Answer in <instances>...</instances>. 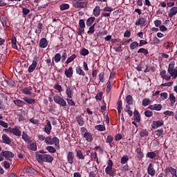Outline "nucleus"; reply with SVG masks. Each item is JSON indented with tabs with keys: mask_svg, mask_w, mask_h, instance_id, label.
I'll return each instance as SVG.
<instances>
[{
	"mask_svg": "<svg viewBox=\"0 0 177 177\" xmlns=\"http://www.w3.org/2000/svg\"><path fill=\"white\" fill-rule=\"evenodd\" d=\"M36 159L39 163L44 162H53L54 160V157L50 156V154H39L38 152H36Z\"/></svg>",
	"mask_w": 177,
	"mask_h": 177,
	"instance_id": "1",
	"label": "nucleus"
},
{
	"mask_svg": "<svg viewBox=\"0 0 177 177\" xmlns=\"http://www.w3.org/2000/svg\"><path fill=\"white\" fill-rule=\"evenodd\" d=\"M44 142L47 145H53L56 147H59V139L57 137H54L52 138L51 136H48L45 138Z\"/></svg>",
	"mask_w": 177,
	"mask_h": 177,
	"instance_id": "2",
	"label": "nucleus"
},
{
	"mask_svg": "<svg viewBox=\"0 0 177 177\" xmlns=\"http://www.w3.org/2000/svg\"><path fill=\"white\" fill-rule=\"evenodd\" d=\"M167 72L171 77H174V78L177 77V68H175V62L171 61L169 62Z\"/></svg>",
	"mask_w": 177,
	"mask_h": 177,
	"instance_id": "3",
	"label": "nucleus"
},
{
	"mask_svg": "<svg viewBox=\"0 0 177 177\" xmlns=\"http://www.w3.org/2000/svg\"><path fill=\"white\" fill-rule=\"evenodd\" d=\"M102 10L103 12L101 13V18L110 17L111 14L112 12H113L114 9L111 6L106 5Z\"/></svg>",
	"mask_w": 177,
	"mask_h": 177,
	"instance_id": "4",
	"label": "nucleus"
},
{
	"mask_svg": "<svg viewBox=\"0 0 177 177\" xmlns=\"http://www.w3.org/2000/svg\"><path fill=\"white\" fill-rule=\"evenodd\" d=\"M39 62V57L35 56L32 59V64L28 66V71L29 73H33L36 69Z\"/></svg>",
	"mask_w": 177,
	"mask_h": 177,
	"instance_id": "5",
	"label": "nucleus"
},
{
	"mask_svg": "<svg viewBox=\"0 0 177 177\" xmlns=\"http://www.w3.org/2000/svg\"><path fill=\"white\" fill-rule=\"evenodd\" d=\"M53 100L56 104L60 105L62 107H65L67 106L66 101L64 98H62V97H60L59 95H55L53 97Z\"/></svg>",
	"mask_w": 177,
	"mask_h": 177,
	"instance_id": "6",
	"label": "nucleus"
},
{
	"mask_svg": "<svg viewBox=\"0 0 177 177\" xmlns=\"http://www.w3.org/2000/svg\"><path fill=\"white\" fill-rule=\"evenodd\" d=\"M64 86L66 87V94L68 99H72L74 95V91L72 86H70L68 84V86L66 84H64Z\"/></svg>",
	"mask_w": 177,
	"mask_h": 177,
	"instance_id": "7",
	"label": "nucleus"
},
{
	"mask_svg": "<svg viewBox=\"0 0 177 177\" xmlns=\"http://www.w3.org/2000/svg\"><path fill=\"white\" fill-rule=\"evenodd\" d=\"M135 24L136 26H146L147 25V19L145 17H139Z\"/></svg>",
	"mask_w": 177,
	"mask_h": 177,
	"instance_id": "8",
	"label": "nucleus"
},
{
	"mask_svg": "<svg viewBox=\"0 0 177 177\" xmlns=\"http://www.w3.org/2000/svg\"><path fill=\"white\" fill-rule=\"evenodd\" d=\"M88 6V1H78L74 3V8H86Z\"/></svg>",
	"mask_w": 177,
	"mask_h": 177,
	"instance_id": "9",
	"label": "nucleus"
},
{
	"mask_svg": "<svg viewBox=\"0 0 177 177\" xmlns=\"http://www.w3.org/2000/svg\"><path fill=\"white\" fill-rule=\"evenodd\" d=\"M82 137L88 142H92L94 140V136L89 131L86 133L82 134Z\"/></svg>",
	"mask_w": 177,
	"mask_h": 177,
	"instance_id": "10",
	"label": "nucleus"
},
{
	"mask_svg": "<svg viewBox=\"0 0 177 177\" xmlns=\"http://www.w3.org/2000/svg\"><path fill=\"white\" fill-rule=\"evenodd\" d=\"M52 129H53V127H52V125H51V122L50 121H48L46 124L45 125L44 128L43 129V131L47 135H50Z\"/></svg>",
	"mask_w": 177,
	"mask_h": 177,
	"instance_id": "11",
	"label": "nucleus"
},
{
	"mask_svg": "<svg viewBox=\"0 0 177 177\" xmlns=\"http://www.w3.org/2000/svg\"><path fill=\"white\" fill-rule=\"evenodd\" d=\"M76 121L80 127H82L85 124V119L84 115H78L76 117Z\"/></svg>",
	"mask_w": 177,
	"mask_h": 177,
	"instance_id": "12",
	"label": "nucleus"
},
{
	"mask_svg": "<svg viewBox=\"0 0 177 177\" xmlns=\"http://www.w3.org/2000/svg\"><path fill=\"white\" fill-rule=\"evenodd\" d=\"M147 173L151 176H156V169H154V165L151 163L149 164L147 167Z\"/></svg>",
	"mask_w": 177,
	"mask_h": 177,
	"instance_id": "13",
	"label": "nucleus"
},
{
	"mask_svg": "<svg viewBox=\"0 0 177 177\" xmlns=\"http://www.w3.org/2000/svg\"><path fill=\"white\" fill-rule=\"evenodd\" d=\"M1 139L2 142L6 145H10L12 143V139L7 134L2 135Z\"/></svg>",
	"mask_w": 177,
	"mask_h": 177,
	"instance_id": "14",
	"label": "nucleus"
},
{
	"mask_svg": "<svg viewBox=\"0 0 177 177\" xmlns=\"http://www.w3.org/2000/svg\"><path fill=\"white\" fill-rule=\"evenodd\" d=\"M64 74L67 78H72L73 76V68L70 66L68 68H66L64 71Z\"/></svg>",
	"mask_w": 177,
	"mask_h": 177,
	"instance_id": "15",
	"label": "nucleus"
},
{
	"mask_svg": "<svg viewBox=\"0 0 177 177\" xmlns=\"http://www.w3.org/2000/svg\"><path fill=\"white\" fill-rule=\"evenodd\" d=\"M2 155L3 157H4L8 160L15 157V154L12 152L8 151H2Z\"/></svg>",
	"mask_w": 177,
	"mask_h": 177,
	"instance_id": "16",
	"label": "nucleus"
},
{
	"mask_svg": "<svg viewBox=\"0 0 177 177\" xmlns=\"http://www.w3.org/2000/svg\"><path fill=\"white\" fill-rule=\"evenodd\" d=\"M105 173L112 177L116 176L115 169H113V167H106Z\"/></svg>",
	"mask_w": 177,
	"mask_h": 177,
	"instance_id": "17",
	"label": "nucleus"
},
{
	"mask_svg": "<svg viewBox=\"0 0 177 177\" xmlns=\"http://www.w3.org/2000/svg\"><path fill=\"white\" fill-rule=\"evenodd\" d=\"M164 125V121H153L152 122L151 127L153 129H157L158 128Z\"/></svg>",
	"mask_w": 177,
	"mask_h": 177,
	"instance_id": "18",
	"label": "nucleus"
},
{
	"mask_svg": "<svg viewBox=\"0 0 177 177\" xmlns=\"http://www.w3.org/2000/svg\"><path fill=\"white\" fill-rule=\"evenodd\" d=\"M160 75L163 80L169 81L171 80V75H167V71L165 69L160 71Z\"/></svg>",
	"mask_w": 177,
	"mask_h": 177,
	"instance_id": "19",
	"label": "nucleus"
},
{
	"mask_svg": "<svg viewBox=\"0 0 177 177\" xmlns=\"http://www.w3.org/2000/svg\"><path fill=\"white\" fill-rule=\"evenodd\" d=\"M48 45V41L46 38L43 37L39 41V47L41 48H46Z\"/></svg>",
	"mask_w": 177,
	"mask_h": 177,
	"instance_id": "20",
	"label": "nucleus"
},
{
	"mask_svg": "<svg viewBox=\"0 0 177 177\" xmlns=\"http://www.w3.org/2000/svg\"><path fill=\"white\" fill-rule=\"evenodd\" d=\"M74 153L72 151L68 152L67 155V161L69 164L73 165L74 163Z\"/></svg>",
	"mask_w": 177,
	"mask_h": 177,
	"instance_id": "21",
	"label": "nucleus"
},
{
	"mask_svg": "<svg viewBox=\"0 0 177 177\" xmlns=\"http://www.w3.org/2000/svg\"><path fill=\"white\" fill-rule=\"evenodd\" d=\"M136 152L137 153V157L140 160L145 157V154L143 153V151H142V148H137Z\"/></svg>",
	"mask_w": 177,
	"mask_h": 177,
	"instance_id": "22",
	"label": "nucleus"
},
{
	"mask_svg": "<svg viewBox=\"0 0 177 177\" xmlns=\"http://www.w3.org/2000/svg\"><path fill=\"white\" fill-rule=\"evenodd\" d=\"M177 14V6H174L170 9L168 14L169 17L172 18Z\"/></svg>",
	"mask_w": 177,
	"mask_h": 177,
	"instance_id": "23",
	"label": "nucleus"
},
{
	"mask_svg": "<svg viewBox=\"0 0 177 177\" xmlns=\"http://www.w3.org/2000/svg\"><path fill=\"white\" fill-rule=\"evenodd\" d=\"M133 117H134V121L136 122H140V113H139V111H137L135 109L133 112Z\"/></svg>",
	"mask_w": 177,
	"mask_h": 177,
	"instance_id": "24",
	"label": "nucleus"
},
{
	"mask_svg": "<svg viewBox=\"0 0 177 177\" xmlns=\"http://www.w3.org/2000/svg\"><path fill=\"white\" fill-rule=\"evenodd\" d=\"M101 14V8L100 6H96L93 9V15L95 17H98Z\"/></svg>",
	"mask_w": 177,
	"mask_h": 177,
	"instance_id": "25",
	"label": "nucleus"
},
{
	"mask_svg": "<svg viewBox=\"0 0 177 177\" xmlns=\"http://www.w3.org/2000/svg\"><path fill=\"white\" fill-rule=\"evenodd\" d=\"M76 74L84 77L86 75L85 71L80 66H78L75 68Z\"/></svg>",
	"mask_w": 177,
	"mask_h": 177,
	"instance_id": "26",
	"label": "nucleus"
},
{
	"mask_svg": "<svg viewBox=\"0 0 177 177\" xmlns=\"http://www.w3.org/2000/svg\"><path fill=\"white\" fill-rule=\"evenodd\" d=\"M21 138H22L26 142L30 143V142H32V138H31L30 137H29L28 134L25 133V132H23V133H22Z\"/></svg>",
	"mask_w": 177,
	"mask_h": 177,
	"instance_id": "27",
	"label": "nucleus"
},
{
	"mask_svg": "<svg viewBox=\"0 0 177 177\" xmlns=\"http://www.w3.org/2000/svg\"><path fill=\"white\" fill-rule=\"evenodd\" d=\"M13 103L18 107H23L26 104V102L21 100H15Z\"/></svg>",
	"mask_w": 177,
	"mask_h": 177,
	"instance_id": "28",
	"label": "nucleus"
},
{
	"mask_svg": "<svg viewBox=\"0 0 177 177\" xmlns=\"http://www.w3.org/2000/svg\"><path fill=\"white\" fill-rule=\"evenodd\" d=\"M95 21V17H91L87 19V20L86 21V24L88 27H90L93 25V24L94 23Z\"/></svg>",
	"mask_w": 177,
	"mask_h": 177,
	"instance_id": "29",
	"label": "nucleus"
},
{
	"mask_svg": "<svg viewBox=\"0 0 177 177\" xmlns=\"http://www.w3.org/2000/svg\"><path fill=\"white\" fill-rule=\"evenodd\" d=\"M138 47H140L139 42H138L137 41L131 42L129 46L130 50H135Z\"/></svg>",
	"mask_w": 177,
	"mask_h": 177,
	"instance_id": "30",
	"label": "nucleus"
},
{
	"mask_svg": "<svg viewBox=\"0 0 177 177\" xmlns=\"http://www.w3.org/2000/svg\"><path fill=\"white\" fill-rule=\"evenodd\" d=\"M157 151H151L147 153V158L155 159L157 157Z\"/></svg>",
	"mask_w": 177,
	"mask_h": 177,
	"instance_id": "31",
	"label": "nucleus"
},
{
	"mask_svg": "<svg viewBox=\"0 0 177 177\" xmlns=\"http://www.w3.org/2000/svg\"><path fill=\"white\" fill-rule=\"evenodd\" d=\"M138 54L142 53L145 56H147L149 55V50L145 48H140L137 51Z\"/></svg>",
	"mask_w": 177,
	"mask_h": 177,
	"instance_id": "32",
	"label": "nucleus"
},
{
	"mask_svg": "<svg viewBox=\"0 0 177 177\" xmlns=\"http://www.w3.org/2000/svg\"><path fill=\"white\" fill-rule=\"evenodd\" d=\"M32 87H31L30 86L29 87H26L25 88L23 89V93L25 95H30L32 94Z\"/></svg>",
	"mask_w": 177,
	"mask_h": 177,
	"instance_id": "33",
	"label": "nucleus"
},
{
	"mask_svg": "<svg viewBox=\"0 0 177 177\" xmlns=\"http://www.w3.org/2000/svg\"><path fill=\"white\" fill-rule=\"evenodd\" d=\"M70 8V5L68 3H62L59 6V9L61 11H65Z\"/></svg>",
	"mask_w": 177,
	"mask_h": 177,
	"instance_id": "34",
	"label": "nucleus"
},
{
	"mask_svg": "<svg viewBox=\"0 0 177 177\" xmlns=\"http://www.w3.org/2000/svg\"><path fill=\"white\" fill-rule=\"evenodd\" d=\"M91 159L92 160H95L97 164H99V158L97 157V152H92L91 153Z\"/></svg>",
	"mask_w": 177,
	"mask_h": 177,
	"instance_id": "35",
	"label": "nucleus"
},
{
	"mask_svg": "<svg viewBox=\"0 0 177 177\" xmlns=\"http://www.w3.org/2000/svg\"><path fill=\"white\" fill-rule=\"evenodd\" d=\"M77 58V55L75 54L71 55L66 61V64H69L71 63L73 60H75Z\"/></svg>",
	"mask_w": 177,
	"mask_h": 177,
	"instance_id": "36",
	"label": "nucleus"
},
{
	"mask_svg": "<svg viewBox=\"0 0 177 177\" xmlns=\"http://www.w3.org/2000/svg\"><path fill=\"white\" fill-rule=\"evenodd\" d=\"M44 27V24L41 23V22H39L37 24V28L38 29H36L35 32L36 34H40L41 32V30Z\"/></svg>",
	"mask_w": 177,
	"mask_h": 177,
	"instance_id": "37",
	"label": "nucleus"
},
{
	"mask_svg": "<svg viewBox=\"0 0 177 177\" xmlns=\"http://www.w3.org/2000/svg\"><path fill=\"white\" fill-rule=\"evenodd\" d=\"M23 100L29 104L35 103V100H33V98H29V97H24Z\"/></svg>",
	"mask_w": 177,
	"mask_h": 177,
	"instance_id": "38",
	"label": "nucleus"
},
{
	"mask_svg": "<svg viewBox=\"0 0 177 177\" xmlns=\"http://www.w3.org/2000/svg\"><path fill=\"white\" fill-rule=\"evenodd\" d=\"M97 4L102 8H104L108 6L107 0H97Z\"/></svg>",
	"mask_w": 177,
	"mask_h": 177,
	"instance_id": "39",
	"label": "nucleus"
},
{
	"mask_svg": "<svg viewBox=\"0 0 177 177\" xmlns=\"http://www.w3.org/2000/svg\"><path fill=\"white\" fill-rule=\"evenodd\" d=\"M12 133L17 137H21V131L17 128L12 129Z\"/></svg>",
	"mask_w": 177,
	"mask_h": 177,
	"instance_id": "40",
	"label": "nucleus"
},
{
	"mask_svg": "<svg viewBox=\"0 0 177 177\" xmlns=\"http://www.w3.org/2000/svg\"><path fill=\"white\" fill-rule=\"evenodd\" d=\"M76 155H77V157L80 160H84L85 159L86 156H84L82 150H77V152H76Z\"/></svg>",
	"mask_w": 177,
	"mask_h": 177,
	"instance_id": "41",
	"label": "nucleus"
},
{
	"mask_svg": "<svg viewBox=\"0 0 177 177\" xmlns=\"http://www.w3.org/2000/svg\"><path fill=\"white\" fill-rule=\"evenodd\" d=\"M95 25H96V23H95L94 24L91 25L89 27V29L87 31V33L88 35H93L95 32Z\"/></svg>",
	"mask_w": 177,
	"mask_h": 177,
	"instance_id": "42",
	"label": "nucleus"
},
{
	"mask_svg": "<svg viewBox=\"0 0 177 177\" xmlns=\"http://www.w3.org/2000/svg\"><path fill=\"white\" fill-rule=\"evenodd\" d=\"M28 147L30 150H32L34 151L37 150V146L35 142L30 143L29 145H28Z\"/></svg>",
	"mask_w": 177,
	"mask_h": 177,
	"instance_id": "43",
	"label": "nucleus"
},
{
	"mask_svg": "<svg viewBox=\"0 0 177 177\" xmlns=\"http://www.w3.org/2000/svg\"><path fill=\"white\" fill-rule=\"evenodd\" d=\"M151 104V101L150 100V98H144L142 100V106H147Z\"/></svg>",
	"mask_w": 177,
	"mask_h": 177,
	"instance_id": "44",
	"label": "nucleus"
},
{
	"mask_svg": "<svg viewBox=\"0 0 177 177\" xmlns=\"http://www.w3.org/2000/svg\"><path fill=\"white\" fill-rule=\"evenodd\" d=\"M62 59V55L59 53H57L55 55L54 60L55 63H59Z\"/></svg>",
	"mask_w": 177,
	"mask_h": 177,
	"instance_id": "45",
	"label": "nucleus"
},
{
	"mask_svg": "<svg viewBox=\"0 0 177 177\" xmlns=\"http://www.w3.org/2000/svg\"><path fill=\"white\" fill-rule=\"evenodd\" d=\"M95 129L98 131H106V127L104 125H97L95 127Z\"/></svg>",
	"mask_w": 177,
	"mask_h": 177,
	"instance_id": "46",
	"label": "nucleus"
},
{
	"mask_svg": "<svg viewBox=\"0 0 177 177\" xmlns=\"http://www.w3.org/2000/svg\"><path fill=\"white\" fill-rule=\"evenodd\" d=\"M129 160V157L128 156H123L121 158L120 163L122 165L126 164Z\"/></svg>",
	"mask_w": 177,
	"mask_h": 177,
	"instance_id": "47",
	"label": "nucleus"
},
{
	"mask_svg": "<svg viewBox=\"0 0 177 177\" xmlns=\"http://www.w3.org/2000/svg\"><path fill=\"white\" fill-rule=\"evenodd\" d=\"M126 101H127V103L129 104V105L133 104V98L132 95L127 96Z\"/></svg>",
	"mask_w": 177,
	"mask_h": 177,
	"instance_id": "48",
	"label": "nucleus"
},
{
	"mask_svg": "<svg viewBox=\"0 0 177 177\" xmlns=\"http://www.w3.org/2000/svg\"><path fill=\"white\" fill-rule=\"evenodd\" d=\"M46 150H47L50 153H55L57 152V149L52 146L46 147Z\"/></svg>",
	"mask_w": 177,
	"mask_h": 177,
	"instance_id": "49",
	"label": "nucleus"
},
{
	"mask_svg": "<svg viewBox=\"0 0 177 177\" xmlns=\"http://www.w3.org/2000/svg\"><path fill=\"white\" fill-rule=\"evenodd\" d=\"M90 53L89 50L86 49V48H83L80 51V55L82 56H86L88 55Z\"/></svg>",
	"mask_w": 177,
	"mask_h": 177,
	"instance_id": "50",
	"label": "nucleus"
},
{
	"mask_svg": "<svg viewBox=\"0 0 177 177\" xmlns=\"http://www.w3.org/2000/svg\"><path fill=\"white\" fill-rule=\"evenodd\" d=\"M140 136L141 138L145 137V136H149V131L147 129H142L140 132Z\"/></svg>",
	"mask_w": 177,
	"mask_h": 177,
	"instance_id": "51",
	"label": "nucleus"
},
{
	"mask_svg": "<svg viewBox=\"0 0 177 177\" xmlns=\"http://www.w3.org/2000/svg\"><path fill=\"white\" fill-rule=\"evenodd\" d=\"M169 101L171 102V104H174L176 102V97L174 95V93H171L169 94Z\"/></svg>",
	"mask_w": 177,
	"mask_h": 177,
	"instance_id": "52",
	"label": "nucleus"
},
{
	"mask_svg": "<svg viewBox=\"0 0 177 177\" xmlns=\"http://www.w3.org/2000/svg\"><path fill=\"white\" fill-rule=\"evenodd\" d=\"M114 138L112 136H108L106 138V143H109L110 147H112L111 143L113 142Z\"/></svg>",
	"mask_w": 177,
	"mask_h": 177,
	"instance_id": "53",
	"label": "nucleus"
},
{
	"mask_svg": "<svg viewBox=\"0 0 177 177\" xmlns=\"http://www.w3.org/2000/svg\"><path fill=\"white\" fill-rule=\"evenodd\" d=\"M67 57H68V53H66V50H64L61 57L62 62H64L66 60Z\"/></svg>",
	"mask_w": 177,
	"mask_h": 177,
	"instance_id": "54",
	"label": "nucleus"
},
{
	"mask_svg": "<svg viewBox=\"0 0 177 177\" xmlns=\"http://www.w3.org/2000/svg\"><path fill=\"white\" fill-rule=\"evenodd\" d=\"M103 97V93L102 91H100V93H97V95H95V100L97 101H101L102 100Z\"/></svg>",
	"mask_w": 177,
	"mask_h": 177,
	"instance_id": "55",
	"label": "nucleus"
},
{
	"mask_svg": "<svg viewBox=\"0 0 177 177\" xmlns=\"http://www.w3.org/2000/svg\"><path fill=\"white\" fill-rule=\"evenodd\" d=\"M85 28L84 27H80L78 28V32H77V35L78 36H81L84 32H85Z\"/></svg>",
	"mask_w": 177,
	"mask_h": 177,
	"instance_id": "56",
	"label": "nucleus"
},
{
	"mask_svg": "<svg viewBox=\"0 0 177 177\" xmlns=\"http://www.w3.org/2000/svg\"><path fill=\"white\" fill-rule=\"evenodd\" d=\"M30 12V10L28 9V8H26L25 7H23L22 8V13H23V15L24 16H27Z\"/></svg>",
	"mask_w": 177,
	"mask_h": 177,
	"instance_id": "57",
	"label": "nucleus"
},
{
	"mask_svg": "<svg viewBox=\"0 0 177 177\" xmlns=\"http://www.w3.org/2000/svg\"><path fill=\"white\" fill-rule=\"evenodd\" d=\"M111 88H112L111 82V80H109V82H107V86H106V93H109L111 92Z\"/></svg>",
	"mask_w": 177,
	"mask_h": 177,
	"instance_id": "58",
	"label": "nucleus"
},
{
	"mask_svg": "<svg viewBox=\"0 0 177 177\" xmlns=\"http://www.w3.org/2000/svg\"><path fill=\"white\" fill-rule=\"evenodd\" d=\"M53 88L57 90L59 93L63 92V88L60 84H55Z\"/></svg>",
	"mask_w": 177,
	"mask_h": 177,
	"instance_id": "59",
	"label": "nucleus"
},
{
	"mask_svg": "<svg viewBox=\"0 0 177 177\" xmlns=\"http://www.w3.org/2000/svg\"><path fill=\"white\" fill-rule=\"evenodd\" d=\"M163 114L165 115L174 116L175 112H173L172 111H165V112H163Z\"/></svg>",
	"mask_w": 177,
	"mask_h": 177,
	"instance_id": "60",
	"label": "nucleus"
},
{
	"mask_svg": "<svg viewBox=\"0 0 177 177\" xmlns=\"http://www.w3.org/2000/svg\"><path fill=\"white\" fill-rule=\"evenodd\" d=\"M154 109L155 111H160L162 109V105H161V104H154Z\"/></svg>",
	"mask_w": 177,
	"mask_h": 177,
	"instance_id": "61",
	"label": "nucleus"
},
{
	"mask_svg": "<svg viewBox=\"0 0 177 177\" xmlns=\"http://www.w3.org/2000/svg\"><path fill=\"white\" fill-rule=\"evenodd\" d=\"M162 134H164V129H160L156 131V136L158 137L161 136Z\"/></svg>",
	"mask_w": 177,
	"mask_h": 177,
	"instance_id": "62",
	"label": "nucleus"
},
{
	"mask_svg": "<svg viewBox=\"0 0 177 177\" xmlns=\"http://www.w3.org/2000/svg\"><path fill=\"white\" fill-rule=\"evenodd\" d=\"M145 115L147 118H150V117L153 116V112H151V111H149V109H147V111H145Z\"/></svg>",
	"mask_w": 177,
	"mask_h": 177,
	"instance_id": "63",
	"label": "nucleus"
},
{
	"mask_svg": "<svg viewBox=\"0 0 177 177\" xmlns=\"http://www.w3.org/2000/svg\"><path fill=\"white\" fill-rule=\"evenodd\" d=\"M0 126H1L5 129H8L9 125L8 123L5 122L4 121L0 120Z\"/></svg>",
	"mask_w": 177,
	"mask_h": 177,
	"instance_id": "64",
	"label": "nucleus"
}]
</instances>
